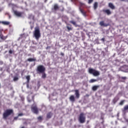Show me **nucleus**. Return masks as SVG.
<instances>
[{
    "label": "nucleus",
    "instance_id": "obj_21",
    "mask_svg": "<svg viewBox=\"0 0 128 128\" xmlns=\"http://www.w3.org/2000/svg\"><path fill=\"white\" fill-rule=\"evenodd\" d=\"M2 24H4L5 26H8L10 24V22H2Z\"/></svg>",
    "mask_w": 128,
    "mask_h": 128
},
{
    "label": "nucleus",
    "instance_id": "obj_11",
    "mask_svg": "<svg viewBox=\"0 0 128 128\" xmlns=\"http://www.w3.org/2000/svg\"><path fill=\"white\" fill-rule=\"evenodd\" d=\"M99 24L100 26L105 27L108 26H110L109 24H104V20L100 22Z\"/></svg>",
    "mask_w": 128,
    "mask_h": 128
},
{
    "label": "nucleus",
    "instance_id": "obj_31",
    "mask_svg": "<svg viewBox=\"0 0 128 128\" xmlns=\"http://www.w3.org/2000/svg\"><path fill=\"white\" fill-rule=\"evenodd\" d=\"M60 12H64V6H62V8L60 10Z\"/></svg>",
    "mask_w": 128,
    "mask_h": 128
},
{
    "label": "nucleus",
    "instance_id": "obj_42",
    "mask_svg": "<svg viewBox=\"0 0 128 128\" xmlns=\"http://www.w3.org/2000/svg\"><path fill=\"white\" fill-rule=\"evenodd\" d=\"M21 128H25L24 126H22Z\"/></svg>",
    "mask_w": 128,
    "mask_h": 128
},
{
    "label": "nucleus",
    "instance_id": "obj_38",
    "mask_svg": "<svg viewBox=\"0 0 128 128\" xmlns=\"http://www.w3.org/2000/svg\"><path fill=\"white\" fill-rule=\"evenodd\" d=\"M60 54L61 56H64V54L63 52H61Z\"/></svg>",
    "mask_w": 128,
    "mask_h": 128
},
{
    "label": "nucleus",
    "instance_id": "obj_46",
    "mask_svg": "<svg viewBox=\"0 0 128 128\" xmlns=\"http://www.w3.org/2000/svg\"><path fill=\"white\" fill-rule=\"evenodd\" d=\"M0 88H1V86H0Z\"/></svg>",
    "mask_w": 128,
    "mask_h": 128
},
{
    "label": "nucleus",
    "instance_id": "obj_17",
    "mask_svg": "<svg viewBox=\"0 0 128 128\" xmlns=\"http://www.w3.org/2000/svg\"><path fill=\"white\" fill-rule=\"evenodd\" d=\"M37 119L39 122H42V120L44 119V118L42 116H40L37 118Z\"/></svg>",
    "mask_w": 128,
    "mask_h": 128
},
{
    "label": "nucleus",
    "instance_id": "obj_33",
    "mask_svg": "<svg viewBox=\"0 0 128 128\" xmlns=\"http://www.w3.org/2000/svg\"><path fill=\"white\" fill-rule=\"evenodd\" d=\"M121 78L122 80H126L127 78L126 76H122Z\"/></svg>",
    "mask_w": 128,
    "mask_h": 128
},
{
    "label": "nucleus",
    "instance_id": "obj_10",
    "mask_svg": "<svg viewBox=\"0 0 128 128\" xmlns=\"http://www.w3.org/2000/svg\"><path fill=\"white\" fill-rule=\"evenodd\" d=\"M52 10H54V11L58 10H60V8L58 4H57V3H56V4H54V8H52Z\"/></svg>",
    "mask_w": 128,
    "mask_h": 128
},
{
    "label": "nucleus",
    "instance_id": "obj_23",
    "mask_svg": "<svg viewBox=\"0 0 128 128\" xmlns=\"http://www.w3.org/2000/svg\"><path fill=\"white\" fill-rule=\"evenodd\" d=\"M44 72H43L42 74V78H46V74Z\"/></svg>",
    "mask_w": 128,
    "mask_h": 128
},
{
    "label": "nucleus",
    "instance_id": "obj_7",
    "mask_svg": "<svg viewBox=\"0 0 128 128\" xmlns=\"http://www.w3.org/2000/svg\"><path fill=\"white\" fill-rule=\"evenodd\" d=\"M54 114L52 112H48L46 114V120H49L50 118H51L53 116Z\"/></svg>",
    "mask_w": 128,
    "mask_h": 128
},
{
    "label": "nucleus",
    "instance_id": "obj_27",
    "mask_svg": "<svg viewBox=\"0 0 128 128\" xmlns=\"http://www.w3.org/2000/svg\"><path fill=\"white\" fill-rule=\"evenodd\" d=\"M18 80V76H14V82H16L17 80Z\"/></svg>",
    "mask_w": 128,
    "mask_h": 128
},
{
    "label": "nucleus",
    "instance_id": "obj_36",
    "mask_svg": "<svg viewBox=\"0 0 128 128\" xmlns=\"http://www.w3.org/2000/svg\"><path fill=\"white\" fill-rule=\"evenodd\" d=\"M117 100H116V98H114V100H113L114 103H116Z\"/></svg>",
    "mask_w": 128,
    "mask_h": 128
},
{
    "label": "nucleus",
    "instance_id": "obj_39",
    "mask_svg": "<svg viewBox=\"0 0 128 128\" xmlns=\"http://www.w3.org/2000/svg\"><path fill=\"white\" fill-rule=\"evenodd\" d=\"M81 6H82L84 4V3H80Z\"/></svg>",
    "mask_w": 128,
    "mask_h": 128
},
{
    "label": "nucleus",
    "instance_id": "obj_3",
    "mask_svg": "<svg viewBox=\"0 0 128 128\" xmlns=\"http://www.w3.org/2000/svg\"><path fill=\"white\" fill-rule=\"evenodd\" d=\"M78 120L80 124H84V122H85L86 117L84 112H81L80 114H79V118Z\"/></svg>",
    "mask_w": 128,
    "mask_h": 128
},
{
    "label": "nucleus",
    "instance_id": "obj_30",
    "mask_svg": "<svg viewBox=\"0 0 128 128\" xmlns=\"http://www.w3.org/2000/svg\"><path fill=\"white\" fill-rule=\"evenodd\" d=\"M124 100H121V102H120V104L122 106V104H124Z\"/></svg>",
    "mask_w": 128,
    "mask_h": 128
},
{
    "label": "nucleus",
    "instance_id": "obj_16",
    "mask_svg": "<svg viewBox=\"0 0 128 128\" xmlns=\"http://www.w3.org/2000/svg\"><path fill=\"white\" fill-rule=\"evenodd\" d=\"M70 24H72L74 26H76V28L78 26L76 22H74V20H70Z\"/></svg>",
    "mask_w": 128,
    "mask_h": 128
},
{
    "label": "nucleus",
    "instance_id": "obj_43",
    "mask_svg": "<svg viewBox=\"0 0 128 128\" xmlns=\"http://www.w3.org/2000/svg\"><path fill=\"white\" fill-rule=\"evenodd\" d=\"M126 122H128V120H127Z\"/></svg>",
    "mask_w": 128,
    "mask_h": 128
},
{
    "label": "nucleus",
    "instance_id": "obj_37",
    "mask_svg": "<svg viewBox=\"0 0 128 128\" xmlns=\"http://www.w3.org/2000/svg\"><path fill=\"white\" fill-rule=\"evenodd\" d=\"M18 116H15L14 118V120H18Z\"/></svg>",
    "mask_w": 128,
    "mask_h": 128
},
{
    "label": "nucleus",
    "instance_id": "obj_5",
    "mask_svg": "<svg viewBox=\"0 0 128 128\" xmlns=\"http://www.w3.org/2000/svg\"><path fill=\"white\" fill-rule=\"evenodd\" d=\"M88 72L89 74H92L95 76H97L100 74V72L96 70H94V68H89Z\"/></svg>",
    "mask_w": 128,
    "mask_h": 128
},
{
    "label": "nucleus",
    "instance_id": "obj_26",
    "mask_svg": "<svg viewBox=\"0 0 128 128\" xmlns=\"http://www.w3.org/2000/svg\"><path fill=\"white\" fill-rule=\"evenodd\" d=\"M128 110V104L125 106L124 108V112H126V110Z\"/></svg>",
    "mask_w": 128,
    "mask_h": 128
},
{
    "label": "nucleus",
    "instance_id": "obj_2",
    "mask_svg": "<svg viewBox=\"0 0 128 128\" xmlns=\"http://www.w3.org/2000/svg\"><path fill=\"white\" fill-rule=\"evenodd\" d=\"M34 36L36 38V40H39L41 36L40 30V28H36L34 32Z\"/></svg>",
    "mask_w": 128,
    "mask_h": 128
},
{
    "label": "nucleus",
    "instance_id": "obj_29",
    "mask_svg": "<svg viewBox=\"0 0 128 128\" xmlns=\"http://www.w3.org/2000/svg\"><path fill=\"white\" fill-rule=\"evenodd\" d=\"M94 0H88V4H92V2H93Z\"/></svg>",
    "mask_w": 128,
    "mask_h": 128
},
{
    "label": "nucleus",
    "instance_id": "obj_4",
    "mask_svg": "<svg viewBox=\"0 0 128 128\" xmlns=\"http://www.w3.org/2000/svg\"><path fill=\"white\" fill-rule=\"evenodd\" d=\"M36 71L40 74H43L46 72V68L44 66H38L36 68Z\"/></svg>",
    "mask_w": 128,
    "mask_h": 128
},
{
    "label": "nucleus",
    "instance_id": "obj_40",
    "mask_svg": "<svg viewBox=\"0 0 128 128\" xmlns=\"http://www.w3.org/2000/svg\"><path fill=\"white\" fill-rule=\"evenodd\" d=\"M10 88H11V90H12L13 88L12 86H11Z\"/></svg>",
    "mask_w": 128,
    "mask_h": 128
},
{
    "label": "nucleus",
    "instance_id": "obj_15",
    "mask_svg": "<svg viewBox=\"0 0 128 128\" xmlns=\"http://www.w3.org/2000/svg\"><path fill=\"white\" fill-rule=\"evenodd\" d=\"M80 12L84 16H86V12H84V10H82V8H80Z\"/></svg>",
    "mask_w": 128,
    "mask_h": 128
},
{
    "label": "nucleus",
    "instance_id": "obj_6",
    "mask_svg": "<svg viewBox=\"0 0 128 128\" xmlns=\"http://www.w3.org/2000/svg\"><path fill=\"white\" fill-rule=\"evenodd\" d=\"M31 110L32 112H34V114H38L39 112L38 108V106L36 104H32L31 106Z\"/></svg>",
    "mask_w": 128,
    "mask_h": 128
},
{
    "label": "nucleus",
    "instance_id": "obj_19",
    "mask_svg": "<svg viewBox=\"0 0 128 128\" xmlns=\"http://www.w3.org/2000/svg\"><path fill=\"white\" fill-rule=\"evenodd\" d=\"M94 10H96V8H98V2H94Z\"/></svg>",
    "mask_w": 128,
    "mask_h": 128
},
{
    "label": "nucleus",
    "instance_id": "obj_24",
    "mask_svg": "<svg viewBox=\"0 0 128 128\" xmlns=\"http://www.w3.org/2000/svg\"><path fill=\"white\" fill-rule=\"evenodd\" d=\"M26 78L28 82H30V76H26Z\"/></svg>",
    "mask_w": 128,
    "mask_h": 128
},
{
    "label": "nucleus",
    "instance_id": "obj_28",
    "mask_svg": "<svg viewBox=\"0 0 128 128\" xmlns=\"http://www.w3.org/2000/svg\"><path fill=\"white\" fill-rule=\"evenodd\" d=\"M96 80L92 79L90 80V82H96Z\"/></svg>",
    "mask_w": 128,
    "mask_h": 128
},
{
    "label": "nucleus",
    "instance_id": "obj_32",
    "mask_svg": "<svg viewBox=\"0 0 128 128\" xmlns=\"http://www.w3.org/2000/svg\"><path fill=\"white\" fill-rule=\"evenodd\" d=\"M100 40H102L103 42H105L104 38H101Z\"/></svg>",
    "mask_w": 128,
    "mask_h": 128
},
{
    "label": "nucleus",
    "instance_id": "obj_25",
    "mask_svg": "<svg viewBox=\"0 0 128 128\" xmlns=\"http://www.w3.org/2000/svg\"><path fill=\"white\" fill-rule=\"evenodd\" d=\"M70 100H71V102L75 101L74 96H70Z\"/></svg>",
    "mask_w": 128,
    "mask_h": 128
},
{
    "label": "nucleus",
    "instance_id": "obj_14",
    "mask_svg": "<svg viewBox=\"0 0 128 128\" xmlns=\"http://www.w3.org/2000/svg\"><path fill=\"white\" fill-rule=\"evenodd\" d=\"M66 28L68 30V32H70V30H72V26L70 24H67Z\"/></svg>",
    "mask_w": 128,
    "mask_h": 128
},
{
    "label": "nucleus",
    "instance_id": "obj_22",
    "mask_svg": "<svg viewBox=\"0 0 128 128\" xmlns=\"http://www.w3.org/2000/svg\"><path fill=\"white\" fill-rule=\"evenodd\" d=\"M27 60L28 62H36V58H28Z\"/></svg>",
    "mask_w": 128,
    "mask_h": 128
},
{
    "label": "nucleus",
    "instance_id": "obj_47",
    "mask_svg": "<svg viewBox=\"0 0 128 128\" xmlns=\"http://www.w3.org/2000/svg\"><path fill=\"white\" fill-rule=\"evenodd\" d=\"M78 98H79V96H78Z\"/></svg>",
    "mask_w": 128,
    "mask_h": 128
},
{
    "label": "nucleus",
    "instance_id": "obj_12",
    "mask_svg": "<svg viewBox=\"0 0 128 128\" xmlns=\"http://www.w3.org/2000/svg\"><path fill=\"white\" fill-rule=\"evenodd\" d=\"M108 6L110 8H111V10H115L116 8V6L114 5L113 3H111V2L108 3Z\"/></svg>",
    "mask_w": 128,
    "mask_h": 128
},
{
    "label": "nucleus",
    "instance_id": "obj_20",
    "mask_svg": "<svg viewBox=\"0 0 128 128\" xmlns=\"http://www.w3.org/2000/svg\"><path fill=\"white\" fill-rule=\"evenodd\" d=\"M99 88L98 86H94L92 88V90L96 91Z\"/></svg>",
    "mask_w": 128,
    "mask_h": 128
},
{
    "label": "nucleus",
    "instance_id": "obj_18",
    "mask_svg": "<svg viewBox=\"0 0 128 128\" xmlns=\"http://www.w3.org/2000/svg\"><path fill=\"white\" fill-rule=\"evenodd\" d=\"M75 94H76V96H80V92H79L78 90H75Z\"/></svg>",
    "mask_w": 128,
    "mask_h": 128
},
{
    "label": "nucleus",
    "instance_id": "obj_8",
    "mask_svg": "<svg viewBox=\"0 0 128 128\" xmlns=\"http://www.w3.org/2000/svg\"><path fill=\"white\" fill-rule=\"evenodd\" d=\"M14 12L15 16L18 17H22L23 14V12H18L17 10H14Z\"/></svg>",
    "mask_w": 128,
    "mask_h": 128
},
{
    "label": "nucleus",
    "instance_id": "obj_9",
    "mask_svg": "<svg viewBox=\"0 0 128 128\" xmlns=\"http://www.w3.org/2000/svg\"><path fill=\"white\" fill-rule=\"evenodd\" d=\"M102 12L104 14H106L108 16H110L112 14L110 10H102Z\"/></svg>",
    "mask_w": 128,
    "mask_h": 128
},
{
    "label": "nucleus",
    "instance_id": "obj_44",
    "mask_svg": "<svg viewBox=\"0 0 128 128\" xmlns=\"http://www.w3.org/2000/svg\"><path fill=\"white\" fill-rule=\"evenodd\" d=\"M71 96H74L72 95Z\"/></svg>",
    "mask_w": 128,
    "mask_h": 128
},
{
    "label": "nucleus",
    "instance_id": "obj_1",
    "mask_svg": "<svg viewBox=\"0 0 128 128\" xmlns=\"http://www.w3.org/2000/svg\"><path fill=\"white\" fill-rule=\"evenodd\" d=\"M12 114H14L13 110H4V112L3 113V118H7L9 116H10Z\"/></svg>",
    "mask_w": 128,
    "mask_h": 128
},
{
    "label": "nucleus",
    "instance_id": "obj_45",
    "mask_svg": "<svg viewBox=\"0 0 128 128\" xmlns=\"http://www.w3.org/2000/svg\"><path fill=\"white\" fill-rule=\"evenodd\" d=\"M28 102H31V100H29Z\"/></svg>",
    "mask_w": 128,
    "mask_h": 128
},
{
    "label": "nucleus",
    "instance_id": "obj_41",
    "mask_svg": "<svg viewBox=\"0 0 128 128\" xmlns=\"http://www.w3.org/2000/svg\"><path fill=\"white\" fill-rule=\"evenodd\" d=\"M89 120H87V124H88Z\"/></svg>",
    "mask_w": 128,
    "mask_h": 128
},
{
    "label": "nucleus",
    "instance_id": "obj_34",
    "mask_svg": "<svg viewBox=\"0 0 128 128\" xmlns=\"http://www.w3.org/2000/svg\"><path fill=\"white\" fill-rule=\"evenodd\" d=\"M9 54H13V52H12V50H9Z\"/></svg>",
    "mask_w": 128,
    "mask_h": 128
},
{
    "label": "nucleus",
    "instance_id": "obj_13",
    "mask_svg": "<svg viewBox=\"0 0 128 128\" xmlns=\"http://www.w3.org/2000/svg\"><path fill=\"white\" fill-rule=\"evenodd\" d=\"M8 38V36H4L2 34H0V40H6V38Z\"/></svg>",
    "mask_w": 128,
    "mask_h": 128
},
{
    "label": "nucleus",
    "instance_id": "obj_35",
    "mask_svg": "<svg viewBox=\"0 0 128 128\" xmlns=\"http://www.w3.org/2000/svg\"><path fill=\"white\" fill-rule=\"evenodd\" d=\"M18 116H24V114L20 113V114H18Z\"/></svg>",
    "mask_w": 128,
    "mask_h": 128
}]
</instances>
